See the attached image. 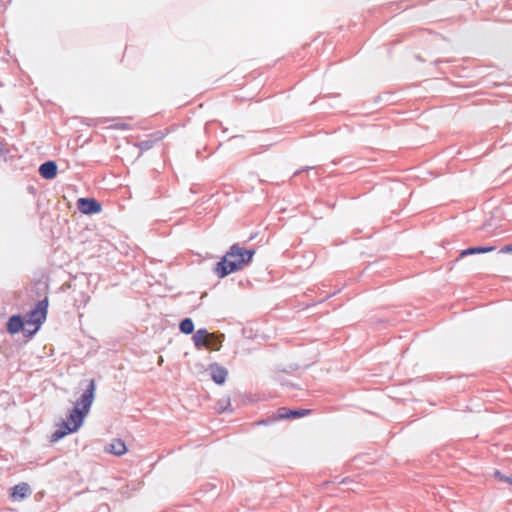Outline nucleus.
Returning a JSON list of instances; mask_svg holds the SVG:
<instances>
[{
	"instance_id": "nucleus-1",
	"label": "nucleus",
	"mask_w": 512,
	"mask_h": 512,
	"mask_svg": "<svg viewBox=\"0 0 512 512\" xmlns=\"http://www.w3.org/2000/svg\"><path fill=\"white\" fill-rule=\"evenodd\" d=\"M254 254V249H246L240 246L239 243H235L216 264L214 273L219 278H224L231 273L237 272L252 261Z\"/></svg>"
},
{
	"instance_id": "nucleus-2",
	"label": "nucleus",
	"mask_w": 512,
	"mask_h": 512,
	"mask_svg": "<svg viewBox=\"0 0 512 512\" xmlns=\"http://www.w3.org/2000/svg\"><path fill=\"white\" fill-rule=\"evenodd\" d=\"M86 413L81 411L80 408L74 407L67 417V421L62 422L57 430H55L50 436V442H58L66 435L76 432L83 424L86 417Z\"/></svg>"
},
{
	"instance_id": "nucleus-3",
	"label": "nucleus",
	"mask_w": 512,
	"mask_h": 512,
	"mask_svg": "<svg viewBox=\"0 0 512 512\" xmlns=\"http://www.w3.org/2000/svg\"><path fill=\"white\" fill-rule=\"evenodd\" d=\"M48 308V299L45 298L39 301L36 307L27 314L26 324L33 325L34 328L28 331L29 334H33L40 328L41 324L46 320Z\"/></svg>"
},
{
	"instance_id": "nucleus-4",
	"label": "nucleus",
	"mask_w": 512,
	"mask_h": 512,
	"mask_svg": "<svg viewBox=\"0 0 512 512\" xmlns=\"http://www.w3.org/2000/svg\"><path fill=\"white\" fill-rule=\"evenodd\" d=\"M95 390V380L90 379L88 381L85 391L83 392L79 400L76 402L75 407L80 408L81 411H84V413L88 414L95 398Z\"/></svg>"
},
{
	"instance_id": "nucleus-5",
	"label": "nucleus",
	"mask_w": 512,
	"mask_h": 512,
	"mask_svg": "<svg viewBox=\"0 0 512 512\" xmlns=\"http://www.w3.org/2000/svg\"><path fill=\"white\" fill-rule=\"evenodd\" d=\"M77 208L81 213L86 215L96 214L102 210L100 202L94 198H79Z\"/></svg>"
},
{
	"instance_id": "nucleus-6",
	"label": "nucleus",
	"mask_w": 512,
	"mask_h": 512,
	"mask_svg": "<svg viewBox=\"0 0 512 512\" xmlns=\"http://www.w3.org/2000/svg\"><path fill=\"white\" fill-rule=\"evenodd\" d=\"M211 335L206 329H199L193 335V342L197 347H206L211 349H218L213 340L210 339Z\"/></svg>"
},
{
	"instance_id": "nucleus-7",
	"label": "nucleus",
	"mask_w": 512,
	"mask_h": 512,
	"mask_svg": "<svg viewBox=\"0 0 512 512\" xmlns=\"http://www.w3.org/2000/svg\"><path fill=\"white\" fill-rule=\"evenodd\" d=\"M32 493V490L28 483L21 482L11 488L10 497L13 501H21L27 497H29Z\"/></svg>"
},
{
	"instance_id": "nucleus-8",
	"label": "nucleus",
	"mask_w": 512,
	"mask_h": 512,
	"mask_svg": "<svg viewBox=\"0 0 512 512\" xmlns=\"http://www.w3.org/2000/svg\"><path fill=\"white\" fill-rule=\"evenodd\" d=\"M209 371L212 380L218 384L222 385L225 383L228 371L225 367L218 365L217 363H213L209 366Z\"/></svg>"
},
{
	"instance_id": "nucleus-9",
	"label": "nucleus",
	"mask_w": 512,
	"mask_h": 512,
	"mask_svg": "<svg viewBox=\"0 0 512 512\" xmlns=\"http://www.w3.org/2000/svg\"><path fill=\"white\" fill-rule=\"evenodd\" d=\"M39 174L47 180H51L57 175V164L55 161H46L39 167Z\"/></svg>"
},
{
	"instance_id": "nucleus-10",
	"label": "nucleus",
	"mask_w": 512,
	"mask_h": 512,
	"mask_svg": "<svg viewBox=\"0 0 512 512\" xmlns=\"http://www.w3.org/2000/svg\"><path fill=\"white\" fill-rule=\"evenodd\" d=\"M309 413L308 410L299 409V410H291L286 407H281L278 409L277 415L275 419H292L305 416Z\"/></svg>"
},
{
	"instance_id": "nucleus-11",
	"label": "nucleus",
	"mask_w": 512,
	"mask_h": 512,
	"mask_svg": "<svg viewBox=\"0 0 512 512\" xmlns=\"http://www.w3.org/2000/svg\"><path fill=\"white\" fill-rule=\"evenodd\" d=\"M25 324L21 315H13L7 322V331L11 335L17 334L20 330L24 329Z\"/></svg>"
},
{
	"instance_id": "nucleus-12",
	"label": "nucleus",
	"mask_w": 512,
	"mask_h": 512,
	"mask_svg": "<svg viewBox=\"0 0 512 512\" xmlns=\"http://www.w3.org/2000/svg\"><path fill=\"white\" fill-rule=\"evenodd\" d=\"M106 452L116 456H121L126 453V444L122 439H113L112 442L106 447Z\"/></svg>"
},
{
	"instance_id": "nucleus-13",
	"label": "nucleus",
	"mask_w": 512,
	"mask_h": 512,
	"mask_svg": "<svg viewBox=\"0 0 512 512\" xmlns=\"http://www.w3.org/2000/svg\"><path fill=\"white\" fill-rule=\"evenodd\" d=\"M495 250L494 246H476V247H469L465 250H462L459 258H463L465 256L469 255H475V254H481V253H488Z\"/></svg>"
},
{
	"instance_id": "nucleus-14",
	"label": "nucleus",
	"mask_w": 512,
	"mask_h": 512,
	"mask_svg": "<svg viewBox=\"0 0 512 512\" xmlns=\"http://www.w3.org/2000/svg\"><path fill=\"white\" fill-rule=\"evenodd\" d=\"M179 329L183 334L189 335L194 331V323L191 318H185L180 322Z\"/></svg>"
},
{
	"instance_id": "nucleus-15",
	"label": "nucleus",
	"mask_w": 512,
	"mask_h": 512,
	"mask_svg": "<svg viewBox=\"0 0 512 512\" xmlns=\"http://www.w3.org/2000/svg\"><path fill=\"white\" fill-rule=\"evenodd\" d=\"M275 418H276V415H275V416H273V417H269V418H267V419L260 420L257 424H258V425H265V426H267V425H270V424H272L273 422H275V421H277V420H278V419H275Z\"/></svg>"
},
{
	"instance_id": "nucleus-16",
	"label": "nucleus",
	"mask_w": 512,
	"mask_h": 512,
	"mask_svg": "<svg viewBox=\"0 0 512 512\" xmlns=\"http://www.w3.org/2000/svg\"><path fill=\"white\" fill-rule=\"evenodd\" d=\"M494 476L496 478H498L499 480H501V481H506V482H511L512 481L511 477H507V476L502 475L500 471H495L494 472Z\"/></svg>"
},
{
	"instance_id": "nucleus-17",
	"label": "nucleus",
	"mask_w": 512,
	"mask_h": 512,
	"mask_svg": "<svg viewBox=\"0 0 512 512\" xmlns=\"http://www.w3.org/2000/svg\"><path fill=\"white\" fill-rule=\"evenodd\" d=\"M500 253H503V254H506V253H512V243L511 244H508V245H505L503 246L500 251Z\"/></svg>"
},
{
	"instance_id": "nucleus-18",
	"label": "nucleus",
	"mask_w": 512,
	"mask_h": 512,
	"mask_svg": "<svg viewBox=\"0 0 512 512\" xmlns=\"http://www.w3.org/2000/svg\"><path fill=\"white\" fill-rule=\"evenodd\" d=\"M226 409H227V407H226V406H220V407H219V410H220L221 412L226 411Z\"/></svg>"
},
{
	"instance_id": "nucleus-19",
	"label": "nucleus",
	"mask_w": 512,
	"mask_h": 512,
	"mask_svg": "<svg viewBox=\"0 0 512 512\" xmlns=\"http://www.w3.org/2000/svg\"><path fill=\"white\" fill-rule=\"evenodd\" d=\"M141 147H148V143L147 142H142L141 143Z\"/></svg>"
}]
</instances>
